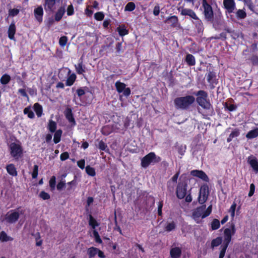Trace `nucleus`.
Listing matches in <instances>:
<instances>
[{"label":"nucleus","mask_w":258,"mask_h":258,"mask_svg":"<svg viewBox=\"0 0 258 258\" xmlns=\"http://www.w3.org/2000/svg\"><path fill=\"white\" fill-rule=\"evenodd\" d=\"M195 98L193 96L186 95L176 98L174 100V103L177 109L187 110L195 102Z\"/></svg>","instance_id":"obj_1"},{"label":"nucleus","mask_w":258,"mask_h":258,"mask_svg":"<svg viewBox=\"0 0 258 258\" xmlns=\"http://www.w3.org/2000/svg\"><path fill=\"white\" fill-rule=\"evenodd\" d=\"M194 94L197 96L196 101L200 106L209 112L213 111L212 105L207 99L208 93L205 91L199 90Z\"/></svg>","instance_id":"obj_2"},{"label":"nucleus","mask_w":258,"mask_h":258,"mask_svg":"<svg viewBox=\"0 0 258 258\" xmlns=\"http://www.w3.org/2000/svg\"><path fill=\"white\" fill-rule=\"evenodd\" d=\"M11 156L16 160H18L23 155V149L21 143L13 142L9 145Z\"/></svg>","instance_id":"obj_3"},{"label":"nucleus","mask_w":258,"mask_h":258,"mask_svg":"<svg viewBox=\"0 0 258 258\" xmlns=\"http://www.w3.org/2000/svg\"><path fill=\"white\" fill-rule=\"evenodd\" d=\"M161 161L160 157L157 156L154 152H151L142 158L141 164L142 167L146 168L150 165H154Z\"/></svg>","instance_id":"obj_4"},{"label":"nucleus","mask_w":258,"mask_h":258,"mask_svg":"<svg viewBox=\"0 0 258 258\" xmlns=\"http://www.w3.org/2000/svg\"><path fill=\"white\" fill-rule=\"evenodd\" d=\"M210 194L209 187L207 183L203 184L200 188L198 198V202L201 205L205 203Z\"/></svg>","instance_id":"obj_5"},{"label":"nucleus","mask_w":258,"mask_h":258,"mask_svg":"<svg viewBox=\"0 0 258 258\" xmlns=\"http://www.w3.org/2000/svg\"><path fill=\"white\" fill-rule=\"evenodd\" d=\"M202 7L204 9L203 14L205 20L208 22L212 19L214 16V12L212 7L207 0H202Z\"/></svg>","instance_id":"obj_6"},{"label":"nucleus","mask_w":258,"mask_h":258,"mask_svg":"<svg viewBox=\"0 0 258 258\" xmlns=\"http://www.w3.org/2000/svg\"><path fill=\"white\" fill-rule=\"evenodd\" d=\"M187 184L185 181H180L178 183L176 189V195L178 199L184 198L187 194Z\"/></svg>","instance_id":"obj_7"},{"label":"nucleus","mask_w":258,"mask_h":258,"mask_svg":"<svg viewBox=\"0 0 258 258\" xmlns=\"http://www.w3.org/2000/svg\"><path fill=\"white\" fill-rule=\"evenodd\" d=\"M208 22H211L213 27L216 30L220 29L224 24V21L221 12L216 14L215 17L213 16L212 19Z\"/></svg>","instance_id":"obj_8"},{"label":"nucleus","mask_w":258,"mask_h":258,"mask_svg":"<svg viewBox=\"0 0 258 258\" xmlns=\"http://www.w3.org/2000/svg\"><path fill=\"white\" fill-rule=\"evenodd\" d=\"M20 214L18 212L11 210L6 214L4 220H5L8 223L13 224L18 220Z\"/></svg>","instance_id":"obj_9"},{"label":"nucleus","mask_w":258,"mask_h":258,"mask_svg":"<svg viewBox=\"0 0 258 258\" xmlns=\"http://www.w3.org/2000/svg\"><path fill=\"white\" fill-rule=\"evenodd\" d=\"M190 174L191 176L198 177L205 182H209V177L203 170L197 169L192 170L190 171Z\"/></svg>","instance_id":"obj_10"},{"label":"nucleus","mask_w":258,"mask_h":258,"mask_svg":"<svg viewBox=\"0 0 258 258\" xmlns=\"http://www.w3.org/2000/svg\"><path fill=\"white\" fill-rule=\"evenodd\" d=\"M206 206L204 204L202 206L197 207L192 212V217L195 220H198L201 217L203 218L204 210L206 209Z\"/></svg>","instance_id":"obj_11"},{"label":"nucleus","mask_w":258,"mask_h":258,"mask_svg":"<svg viewBox=\"0 0 258 258\" xmlns=\"http://www.w3.org/2000/svg\"><path fill=\"white\" fill-rule=\"evenodd\" d=\"M164 23L169 24L170 27L171 28L177 27L179 25L178 18L175 15L167 17L164 21Z\"/></svg>","instance_id":"obj_12"},{"label":"nucleus","mask_w":258,"mask_h":258,"mask_svg":"<svg viewBox=\"0 0 258 258\" xmlns=\"http://www.w3.org/2000/svg\"><path fill=\"white\" fill-rule=\"evenodd\" d=\"M43 14L44 12L41 6H38L34 10V15L35 18L39 23H41L43 21Z\"/></svg>","instance_id":"obj_13"},{"label":"nucleus","mask_w":258,"mask_h":258,"mask_svg":"<svg viewBox=\"0 0 258 258\" xmlns=\"http://www.w3.org/2000/svg\"><path fill=\"white\" fill-rule=\"evenodd\" d=\"M56 0H44V8L46 12H53L55 9Z\"/></svg>","instance_id":"obj_14"},{"label":"nucleus","mask_w":258,"mask_h":258,"mask_svg":"<svg viewBox=\"0 0 258 258\" xmlns=\"http://www.w3.org/2000/svg\"><path fill=\"white\" fill-rule=\"evenodd\" d=\"M64 114L66 119L72 124L73 125H76V121L71 108L68 107L64 111Z\"/></svg>","instance_id":"obj_15"},{"label":"nucleus","mask_w":258,"mask_h":258,"mask_svg":"<svg viewBox=\"0 0 258 258\" xmlns=\"http://www.w3.org/2000/svg\"><path fill=\"white\" fill-rule=\"evenodd\" d=\"M206 76L207 81L210 84H217L218 83L216 79V73L213 71V70H209Z\"/></svg>","instance_id":"obj_16"},{"label":"nucleus","mask_w":258,"mask_h":258,"mask_svg":"<svg viewBox=\"0 0 258 258\" xmlns=\"http://www.w3.org/2000/svg\"><path fill=\"white\" fill-rule=\"evenodd\" d=\"M223 5L224 8L228 13H232L235 8V3L234 0H224Z\"/></svg>","instance_id":"obj_17"},{"label":"nucleus","mask_w":258,"mask_h":258,"mask_svg":"<svg viewBox=\"0 0 258 258\" xmlns=\"http://www.w3.org/2000/svg\"><path fill=\"white\" fill-rule=\"evenodd\" d=\"M229 228H226L224 230V240L222 244L229 245L231 241L232 235L230 233Z\"/></svg>","instance_id":"obj_18"},{"label":"nucleus","mask_w":258,"mask_h":258,"mask_svg":"<svg viewBox=\"0 0 258 258\" xmlns=\"http://www.w3.org/2000/svg\"><path fill=\"white\" fill-rule=\"evenodd\" d=\"M66 12L64 6H61L57 10L54 15V20L56 22L60 21Z\"/></svg>","instance_id":"obj_19"},{"label":"nucleus","mask_w":258,"mask_h":258,"mask_svg":"<svg viewBox=\"0 0 258 258\" xmlns=\"http://www.w3.org/2000/svg\"><path fill=\"white\" fill-rule=\"evenodd\" d=\"M181 15L182 16H188L193 19L196 18L197 17L196 13L192 10L187 8H183L182 9Z\"/></svg>","instance_id":"obj_20"},{"label":"nucleus","mask_w":258,"mask_h":258,"mask_svg":"<svg viewBox=\"0 0 258 258\" xmlns=\"http://www.w3.org/2000/svg\"><path fill=\"white\" fill-rule=\"evenodd\" d=\"M170 254L172 258H179L181 255V249L178 247L172 248L170 250Z\"/></svg>","instance_id":"obj_21"},{"label":"nucleus","mask_w":258,"mask_h":258,"mask_svg":"<svg viewBox=\"0 0 258 258\" xmlns=\"http://www.w3.org/2000/svg\"><path fill=\"white\" fill-rule=\"evenodd\" d=\"M16 31V28L15 24L14 23H12L9 27L8 31V37L11 40L14 39Z\"/></svg>","instance_id":"obj_22"},{"label":"nucleus","mask_w":258,"mask_h":258,"mask_svg":"<svg viewBox=\"0 0 258 258\" xmlns=\"http://www.w3.org/2000/svg\"><path fill=\"white\" fill-rule=\"evenodd\" d=\"M6 170L7 172L13 176H16L18 174L16 168L13 164L7 165Z\"/></svg>","instance_id":"obj_23"},{"label":"nucleus","mask_w":258,"mask_h":258,"mask_svg":"<svg viewBox=\"0 0 258 258\" xmlns=\"http://www.w3.org/2000/svg\"><path fill=\"white\" fill-rule=\"evenodd\" d=\"M185 62L188 66H193L196 64L195 56L191 54H187L185 58Z\"/></svg>","instance_id":"obj_24"},{"label":"nucleus","mask_w":258,"mask_h":258,"mask_svg":"<svg viewBox=\"0 0 258 258\" xmlns=\"http://www.w3.org/2000/svg\"><path fill=\"white\" fill-rule=\"evenodd\" d=\"M194 20H195L194 23L195 24L196 27L197 29L198 32L199 33L201 31H203L204 30V27L202 21L199 18L198 16Z\"/></svg>","instance_id":"obj_25"},{"label":"nucleus","mask_w":258,"mask_h":258,"mask_svg":"<svg viewBox=\"0 0 258 258\" xmlns=\"http://www.w3.org/2000/svg\"><path fill=\"white\" fill-rule=\"evenodd\" d=\"M176 150L178 152V153L181 155L183 156L184 155L186 150V146L184 144H181L178 145L177 143H176V146H175Z\"/></svg>","instance_id":"obj_26"},{"label":"nucleus","mask_w":258,"mask_h":258,"mask_svg":"<svg viewBox=\"0 0 258 258\" xmlns=\"http://www.w3.org/2000/svg\"><path fill=\"white\" fill-rule=\"evenodd\" d=\"M240 135L239 130L238 128H235L229 135V137L227 139V142H230L234 138L237 137Z\"/></svg>","instance_id":"obj_27"},{"label":"nucleus","mask_w":258,"mask_h":258,"mask_svg":"<svg viewBox=\"0 0 258 258\" xmlns=\"http://www.w3.org/2000/svg\"><path fill=\"white\" fill-rule=\"evenodd\" d=\"M222 242V238L220 236L217 237V238L213 239L211 243V247L212 249H214L215 247H217L220 244H221Z\"/></svg>","instance_id":"obj_28"},{"label":"nucleus","mask_w":258,"mask_h":258,"mask_svg":"<svg viewBox=\"0 0 258 258\" xmlns=\"http://www.w3.org/2000/svg\"><path fill=\"white\" fill-rule=\"evenodd\" d=\"M77 78V76L75 74L73 73L70 75L67 78L66 82V85L68 86H71L73 85L75 82Z\"/></svg>","instance_id":"obj_29"},{"label":"nucleus","mask_w":258,"mask_h":258,"mask_svg":"<svg viewBox=\"0 0 258 258\" xmlns=\"http://www.w3.org/2000/svg\"><path fill=\"white\" fill-rule=\"evenodd\" d=\"M258 137V127L249 131L246 135L247 139H253Z\"/></svg>","instance_id":"obj_30"},{"label":"nucleus","mask_w":258,"mask_h":258,"mask_svg":"<svg viewBox=\"0 0 258 258\" xmlns=\"http://www.w3.org/2000/svg\"><path fill=\"white\" fill-rule=\"evenodd\" d=\"M13 240V238L8 236L7 233L3 231L0 233V241L2 242H7Z\"/></svg>","instance_id":"obj_31"},{"label":"nucleus","mask_w":258,"mask_h":258,"mask_svg":"<svg viewBox=\"0 0 258 258\" xmlns=\"http://www.w3.org/2000/svg\"><path fill=\"white\" fill-rule=\"evenodd\" d=\"M34 109L38 117H40L42 115L43 112V108L42 106L38 103H36L34 105Z\"/></svg>","instance_id":"obj_32"},{"label":"nucleus","mask_w":258,"mask_h":258,"mask_svg":"<svg viewBox=\"0 0 258 258\" xmlns=\"http://www.w3.org/2000/svg\"><path fill=\"white\" fill-rule=\"evenodd\" d=\"M75 69L77 74L79 75H83L85 72V68L83 66L82 61L78 63L77 65H75Z\"/></svg>","instance_id":"obj_33"},{"label":"nucleus","mask_w":258,"mask_h":258,"mask_svg":"<svg viewBox=\"0 0 258 258\" xmlns=\"http://www.w3.org/2000/svg\"><path fill=\"white\" fill-rule=\"evenodd\" d=\"M117 31L120 36H123L128 33V30L126 29L124 25L118 27L117 28Z\"/></svg>","instance_id":"obj_34"},{"label":"nucleus","mask_w":258,"mask_h":258,"mask_svg":"<svg viewBox=\"0 0 258 258\" xmlns=\"http://www.w3.org/2000/svg\"><path fill=\"white\" fill-rule=\"evenodd\" d=\"M115 86L117 92L121 93L126 87V85L124 83L120 82V81H117L115 84Z\"/></svg>","instance_id":"obj_35"},{"label":"nucleus","mask_w":258,"mask_h":258,"mask_svg":"<svg viewBox=\"0 0 258 258\" xmlns=\"http://www.w3.org/2000/svg\"><path fill=\"white\" fill-rule=\"evenodd\" d=\"M249 163L251 167V168L253 169L254 171L257 173H258V161L257 159L254 158L252 159H251L249 161Z\"/></svg>","instance_id":"obj_36"},{"label":"nucleus","mask_w":258,"mask_h":258,"mask_svg":"<svg viewBox=\"0 0 258 258\" xmlns=\"http://www.w3.org/2000/svg\"><path fill=\"white\" fill-rule=\"evenodd\" d=\"M62 133L61 130H58L55 132L53 138V142L55 144H57L60 141Z\"/></svg>","instance_id":"obj_37"},{"label":"nucleus","mask_w":258,"mask_h":258,"mask_svg":"<svg viewBox=\"0 0 258 258\" xmlns=\"http://www.w3.org/2000/svg\"><path fill=\"white\" fill-rule=\"evenodd\" d=\"M98 250V248L93 246L89 248L87 250V253L89 255V257H94L97 254Z\"/></svg>","instance_id":"obj_38"},{"label":"nucleus","mask_w":258,"mask_h":258,"mask_svg":"<svg viewBox=\"0 0 258 258\" xmlns=\"http://www.w3.org/2000/svg\"><path fill=\"white\" fill-rule=\"evenodd\" d=\"M11 81V77L9 75L5 74L3 75L0 79V82L3 85L8 84Z\"/></svg>","instance_id":"obj_39"},{"label":"nucleus","mask_w":258,"mask_h":258,"mask_svg":"<svg viewBox=\"0 0 258 258\" xmlns=\"http://www.w3.org/2000/svg\"><path fill=\"white\" fill-rule=\"evenodd\" d=\"M23 112L25 114H27L29 118L32 119L35 117L34 113L31 109L30 106L25 108Z\"/></svg>","instance_id":"obj_40"},{"label":"nucleus","mask_w":258,"mask_h":258,"mask_svg":"<svg viewBox=\"0 0 258 258\" xmlns=\"http://www.w3.org/2000/svg\"><path fill=\"white\" fill-rule=\"evenodd\" d=\"M89 224L94 229H95L96 227L99 226L98 223L91 215H90L89 216Z\"/></svg>","instance_id":"obj_41"},{"label":"nucleus","mask_w":258,"mask_h":258,"mask_svg":"<svg viewBox=\"0 0 258 258\" xmlns=\"http://www.w3.org/2000/svg\"><path fill=\"white\" fill-rule=\"evenodd\" d=\"M56 128V123L52 120H50L49 121L48 125V129L51 133H54Z\"/></svg>","instance_id":"obj_42"},{"label":"nucleus","mask_w":258,"mask_h":258,"mask_svg":"<svg viewBox=\"0 0 258 258\" xmlns=\"http://www.w3.org/2000/svg\"><path fill=\"white\" fill-rule=\"evenodd\" d=\"M176 228V224L174 221L168 223L165 227V230L167 232H170L174 230Z\"/></svg>","instance_id":"obj_43"},{"label":"nucleus","mask_w":258,"mask_h":258,"mask_svg":"<svg viewBox=\"0 0 258 258\" xmlns=\"http://www.w3.org/2000/svg\"><path fill=\"white\" fill-rule=\"evenodd\" d=\"M86 172L87 174L91 176H94L96 175V171L95 168L91 167L89 165H87L86 167Z\"/></svg>","instance_id":"obj_44"},{"label":"nucleus","mask_w":258,"mask_h":258,"mask_svg":"<svg viewBox=\"0 0 258 258\" xmlns=\"http://www.w3.org/2000/svg\"><path fill=\"white\" fill-rule=\"evenodd\" d=\"M49 184L51 191H53L55 189L56 186V177L55 176L51 177L49 181Z\"/></svg>","instance_id":"obj_45"},{"label":"nucleus","mask_w":258,"mask_h":258,"mask_svg":"<svg viewBox=\"0 0 258 258\" xmlns=\"http://www.w3.org/2000/svg\"><path fill=\"white\" fill-rule=\"evenodd\" d=\"M220 226V221L217 219H214L211 223V229L212 230H215L219 228Z\"/></svg>","instance_id":"obj_46"},{"label":"nucleus","mask_w":258,"mask_h":258,"mask_svg":"<svg viewBox=\"0 0 258 258\" xmlns=\"http://www.w3.org/2000/svg\"><path fill=\"white\" fill-rule=\"evenodd\" d=\"M136 8V5L133 2L128 3L124 8L125 11L132 12L134 11Z\"/></svg>","instance_id":"obj_47"},{"label":"nucleus","mask_w":258,"mask_h":258,"mask_svg":"<svg viewBox=\"0 0 258 258\" xmlns=\"http://www.w3.org/2000/svg\"><path fill=\"white\" fill-rule=\"evenodd\" d=\"M244 3L251 12L255 13L254 6L251 0H244Z\"/></svg>","instance_id":"obj_48"},{"label":"nucleus","mask_w":258,"mask_h":258,"mask_svg":"<svg viewBox=\"0 0 258 258\" xmlns=\"http://www.w3.org/2000/svg\"><path fill=\"white\" fill-rule=\"evenodd\" d=\"M112 130L109 125L104 126L101 129V133L103 135L107 136L111 134Z\"/></svg>","instance_id":"obj_49"},{"label":"nucleus","mask_w":258,"mask_h":258,"mask_svg":"<svg viewBox=\"0 0 258 258\" xmlns=\"http://www.w3.org/2000/svg\"><path fill=\"white\" fill-rule=\"evenodd\" d=\"M236 17L238 19H243L246 18V13L243 10L239 9L237 10L236 13Z\"/></svg>","instance_id":"obj_50"},{"label":"nucleus","mask_w":258,"mask_h":258,"mask_svg":"<svg viewBox=\"0 0 258 258\" xmlns=\"http://www.w3.org/2000/svg\"><path fill=\"white\" fill-rule=\"evenodd\" d=\"M224 107L226 109H227L229 111H233L236 109L237 106L235 104H229L227 102H226L224 104Z\"/></svg>","instance_id":"obj_51"},{"label":"nucleus","mask_w":258,"mask_h":258,"mask_svg":"<svg viewBox=\"0 0 258 258\" xmlns=\"http://www.w3.org/2000/svg\"><path fill=\"white\" fill-rule=\"evenodd\" d=\"M228 246V245H226L224 244H222L221 245V250L220 252L219 258H223L224 257Z\"/></svg>","instance_id":"obj_52"},{"label":"nucleus","mask_w":258,"mask_h":258,"mask_svg":"<svg viewBox=\"0 0 258 258\" xmlns=\"http://www.w3.org/2000/svg\"><path fill=\"white\" fill-rule=\"evenodd\" d=\"M104 15L102 12H98L95 14L94 18L97 21H102L104 19Z\"/></svg>","instance_id":"obj_53"},{"label":"nucleus","mask_w":258,"mask_h":258,"mask_svg":"<svg viewBox=\"0 0 258 258\" xmlns=\"http://www.w3.org/2000/svg\"><path fill=\"white\" fill-rule=\"evenodd\" d=\"M20 12L19 9H11L9 10V15L10 17H15L19 14Z\"/></svg>","instance_id":"obj_54"},{"label":"nucleus","mask_w":258,"mask_h":258,"mask_svg":"<svg viewBox=\"0 0 258 258\" xmlns=\"http://www.w3.org/2000/svg\"><path fill=\"white\" fill-rule=\"evenodd\" d=\"M94 237L95 238V241L98 243H101L102 242V240L100 238L98 232L94 230L93 232Z\"/></svg>","instance_id":"obj_55"},{"label":"nucleus","mask_w":258,"mask_h":258,"mask_svg":"<svg viewBox=\"0 0 258 258\" xmlns=\"http://www.w3.org/2000/svg\"><path fill=\"white\" fill-rule=\"evenodd\" d=\"M39 197L43 200H48L50 198V196L47 192L45 191H41L39 194Z\"/></svg>","instance_id":"obj_56"},{"label":"nucleus","mask_w":258,"mask_h":258,"mask_svg":"<svg viewBox=\"0 0 258 258\" xmlns=\"http://www.w3.org/2000/svg\"><path fill=\"white\" fill-rule=\"evenodd\" d=\"M212 210V205H210L208 207V208L206 210H204V215H203V218H206L207 217L209 216L211 214Z\"/></svg>","instance_id":"obj_57"},{"label":"nucleus","mask_w":258,"mask_h":258,"mask_svg":"<svg viewBox=\"0 0 258 258\" xmlns=\"http://www.w3.org/2000/svg\"><path fill=\"white\" fill-rule=\"evenodd\" d=\"M236 207V204L234 202L231 206L229 212L230 213L231 216L233 218L235 216V211Z\"/></svg>","instance_id":"obj_58"},{"label":"nucleus","mask_w":258,"mask_h":258,"mask_svg":"<svg viewBox=\"0 0 258 258\" xmlns=\"http://www.w3.org/2000/svg\"><path fill=\"white\" fill-rule=\"evenodd\" d=\"M38 174V166L34 165L33 167V172L32 173V178L35 179L37 177Z\"/></svg>","instance_id":"obj_59"},{"label":"nucleus","mask_w":258,"mask_h":258,"mask_svg":"<svg viewBox=\"0 0 258 258\" xmlns=\"http://www.w3.org/2000/svg\"><path fill=\"white\" fill-rule=\"evenodd\" d=\"M68 38L66 36H61L59 40V44L61 46H64L67 43Z\"/></svg>","instance_id":"obj_60"},{"label":"nucleus","mask_w":258,"mask_h":258,"mask_svg":"<svg viewBox=\"0 0 258 258\" xmlns=\"http://www.w3.org/2000/svg\"><path fill=\"white\" fill-rule=\"evenodd\" d=\"M163 206V202L160 201L158 203V215L161 216L162 215V208Z\"/></svg>","instance_id":"obj_61"},{"label":"nucleus","mask_w":258,"mask_h":258,"mask_svg":"<svg viewBox=\"0 0 258 258\" xmlns=\"http://www.w3.org/2000/svg\"><path fill=\"white\" fill-rule=\"evenodd\" d=\"M98 148L101 151H105L107 148V146L103 141L101 140L99 142Z\"/></svg>","instance_id":"obj_62"},{"label":"nucleus","mask_w":258,"mask_h":258,"mask_svg":"<svg viewBox=\"0 0 258 258\" xmlns=\"http://www.w3.org/2000/svg\"><path fill=\"white\" fill-rule=\"evenodd\" d=\"M251 62L254 66H258V56L253 55L250 58Z\"/></svg>","instance_id":"obj_63"},{"label":"nucleus","mask_w":258,"mask_h":258,"mask_svg":"<svg viewBox=\"0 0 258 258\" xmlns=\"http://www.w3.org/2000/svg\"><path fill=\"white\" fill-rule=\"evenodd\" d=\"M67 15L68 16H72L74 14V9L73 6L71 4L68 6L67 10Z\"/></svg>","instance_id":"obj_64"}]
</instances>
